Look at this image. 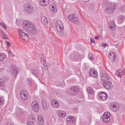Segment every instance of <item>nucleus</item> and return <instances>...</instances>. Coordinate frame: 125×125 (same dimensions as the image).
Instances as JSON below:
<instances>
[{
	"label": "nucleus",
	"mask_w": 125,
	"mask_h": 125,
	"mask_svg": "<svg viewBox=\"0 0 125 125\" xmlns=\"http://www.w3.org/2000/svg\"><path fill=\"white\" fill-rule=\"evenodd\" d=\"M23 27L24 29L29 34H36L37 30L32 23L27 20L24 21L23 22Z\"/></svg>",
	"instance_id": "1"
},
{
	"label": "nucleus",
	"mask_w": 125,
	"mask_h": 125,
	"mask_svg": "<svg viewBox=\"0 0 125 125\" xmlns=\"http://www.w3.org/2000/svg\"><path fill=\"white\" fill-rule=\"evenodd\" d=\"M116 5L115 2H110L109 3L105 9V12L107 13H111L115 10Z\"/></svg>",
	"instance_id": "2"
},
{
	"label": "nucleus",
	"mask_w": 125,
	"mask_h": 125,
	"mask_svg": "<svg viewBox=\"0 0 125 125\" xmlns=\"http://www.w3.org/2000/svg\"><path fill=\"white\" fill-rule=\"evenodd\" d=\"M55 26L56 29L60 34H62L63 32V24L60 20L56 21L55 23Z\"/></svg>",
	"instance_id": "3"
},
{
	"label": "nucleus",
	"mask_w": 125,
	"mask_h": 125,
	"mask_svg": "<svg viewBox=\"0 0 125 125\" xmlns=\"http://www.w3.org/2000/svg\"><path fill=\"white\" fill-rule=\"evenodd\" d=\"M68 17L69 20L72 22L77 24H79V20L75 14L69 15Z\"/></svg>",
	"instance_id": "4"
},
{
	"label": "nucleus",
	"mask_w": 125,
	"mask_h": 125,
	"mask_svg": "<svg viewBox=\"0 0 125 125\" xmlns=\"http://www.w3.org/2000/svg\"><path fill=\"white\" fill-rule=\"evenodd\" d=\"M119 105L117 103L112 102L110 103L109 107L110 109L114 112H116L118 111L119 108Z\"/></svg>",
	"instance_id": "5"
},
{
	"label": "nucleus",
	"mask_w": 125,
	"mask_h": 125,
	"mask_svg": "<svg viewBox=\"0 0 125 125\" xmlns=\"http://www.w3.org/2000/svg\"><path fill=\"white\" fill-rule=\"evenodd\" d=\"M23 7L24 10L26 11L28 14L31 13L33 10V7L31 5L25 4L23 5Z\"/></svg>",
	"instance_id": "6"
},
{
	"label": "nucleus",
	"mask_w": 125,
	"mask_h": 125,
	"mask_svg": "<svg viewBox=\"0 0 125 125\" xmlns=\"http://www.w3.org/2000/svg\"><path fill=\"white\" fill-rule=\"evenodd\" d=\"M78 91V88L76 86L72 87L68 91L69 94L74 95L77 93Z\"/></svg>",
	"instance_id": "7"
},
{
	"label": "nucleus",
	"mask_w": 125,
	"mask_h": 125,
	"mask_svg": "<svg viewBox=\"0 0 125 125\" xmlns=\"http://www.w3.org/2000/svg\"><path fill=\"white\" fill-rule=\"evenodd\" d=\"M18 32L20 38L22 40L24 41H27L29 40L27 34L22 32L20 30H19Z\"/></svg>",
	"instance_id": "8"
},
{
	"label": "nucleus",
	"mask_w": 125,
	"mask_h": 125,
	"mask_svg": "<svg viewBox=\"0 0 125 125\" xmlns=\"http://www.w3.org/2000/svg\"><path fill=\"white\" fill-rule=\"evenodd\" d=\"M110 116V114L108 112L104 113L102 116L103 121L104 122H107L110 120L109 117Z\"/></svg>",
	"instance_id": "9"
},
{
	"label": "nucleus",
	"mask_w": 125,
	"mask_h": 125,
	"mask_svg": "<svg viewBox=\"0 0 125 125\" xmlns=\"http://www.w3.org/2000/svg\"><path fill=\"white\" fill-rule=\"evenodd\" d=\"M103 85L105 88L108 89H111L113 87L111 83L109 81H106L104 82Z\"/></svg>",
	"instance_id": "10"
},
{
	"label": "nucleus",
	"mask_w": 125,
	"mask_h": 125,
	"mask_svg": "<svg viewBox=\"0 0 125 125\" xmlns=\"http://www.w3.org/2000/svg\"><path fill=\"white\" fill-rule=\"evenodd\" d=\"M20 96L23 100H25L27 99L28 97L27 93L26 91L24 90H22L20 93Z\"/></svg>",
	"instance_id": "11"
},
{
	"label": "nucleus",
	"mask_w": 125,
	"mask_h": 125,
	"mask_svg": "<svg viewBox=\"0 0 125 125\" xmlns=\"http://www.w3.org/2000/svg\"><path fill=\"white\" fill-rule=\"evenodd\" d=\"M100 77L102 78V80L103 81L105 80H108L109 76L104 71H101L100 73Z\"/></svg>",
	"instance_id": "12"
},
{
	"label": "nucleus",
	"mask_w": 125,
	"mask_h": 125,
	"mask_svg": "<svg viewBox=\"0 0 125 125\" xmlns=\"http://www.w3.org/2000/svg\"><path fill=\"white\" fill-rule=\"evenodd\" d=\"M57 116L59 118H61L64 117L66 115L65 112L62 110H59L56 111Z\"/></svg>",
	"instance_id": "13"
},
{
	"label": "nucleus",
	"mask_w": 125,
	"mask_h": 125,
	"mask_svg": "<svg viewBox=\"0 0 125 125\" xmlns=\"http://www.w3.org/2000/svg\"><path fill=\"white\" fill-rule=\"evenodd\" d=\"M89 75L91 76L94 78H96L98 76L97 71L94 69H91L89 70Z\"/></svg>",
	"instance_id": "14"
},
{
	"label": "nucleus",
	"mask_w": 125,
	"mask_h": 125,
	"mask_svg": "<svg viewBox=\"0 0 125 125\" xmlns=\"http://www.w3.org/2000/svg\"><path fill=\"white\" fill-rule=\"evenodd\" d=\"M52 106L55 108H58L60 105L58 101L55 99L52 100L51 102Z\"/></svg>",
	"instance_id": "15"
},
{
	"label": "nucleus",
	"mask_w": 125,
	"mask_h": 125,
	"mask_svg": "<svg viewBox=\"0 0 125 125\" xmlns=\"http://www.w3.org/2000/svg\"><path fill=\"white\" fill-rule=\"evenodd\" d=\"M100 98L102 100H104L106 99L108 97L107 94L104 92H101L99 94Z\"/></svg>",
	"instance_id": "16"
},
{
	"label": "nucleus",
	"mask_w": 125,
	"mask_h": 125,
	"mask_svg": "<svg viewBox=\"0 0 125 125\" xmlns=\"http://www.w3.org/2000/svg\"><path fill=\"white\" fill-rule=\"evenodd\" d=\"M31 73L37 78L40 75L39 71L37 69H31Z\"/></svg>",
	"instance_id": "17"
},
{
	"label": "nucleus",
	"mask_w": 125,
	"mask_h": 125,
	"mask_svg": "<svg viewBox=\"0 0 125 125\" xmlns=\"http://www.w3.org/2000/svg\"><path fill=\"white\" fill-rule=\"evenodd\" d=\"M37 121L38 124L40 125L43 124L44 122L43 117L42 115H39L37 117Z\"/></svg>",
	"instance_id": "18"
},
{
	"label": "nucleus",
	"mask_w": 125,
	"mask_h": 125,
	"mask_svg": "<svg viewBox=\"0 0 125 125\" xmlns=\"http://www.w3.org/2000/svg\"><path fill=\"white\" fill-rule=\"evenodd\" d=\"M66 120L68 123L70 124H73L74 122V117L71 115L67 116Z\"/></svg>",
	"instance_id": "19"
},
{
	"label": "nucleus",
	"mask_w": 125,
	"mask_h": 125,
	"mask_svg": "<svg viewBox=\"0 0 125 125\" xmlns=\"http://www.w3.org/2000/svg\"><path fill=\"white\" fill-rule=\"evenodd\" d=\"M39 2L41 5L45 6L48 4L49 1V0H40Z\"/></svg>",
	"instance_id": "20"
},
{
	"label": "nucleus",
	"mask_w": 125,
	"mask_h": 125,
	"mask_svg": "<svg viewBox=\"0 0 125 125\" xmlns=\"http://www.w3.org/2000/svg\"><path fill=\"white\" fill-rule=\"evenodd\" d=\"M31 117H32L31 119L32 121L28 122L27 123V125H34V122L36 121V119L33 115H31Z\"/></svg>",
	"instance_id": "21"
},
{
	"label": "nucleus",
	"mask_w": 125,
	"mask_h": 125,
	"mask_svg": "<svg viewBox=\"0 0 125 125\" xmlns=\"http://www.w3.org/2000/svg\"><path fill=\"white\" fill-rule=\"evenodd\" d=\"M108 56L109 58L111 60L114 61L115 58V55L113 52H111L109 53Z\"/></svg>",
	"instance_id": "22"
},
{
	"label": "nucleus",
	"mask_w": 125,
	"mask_h": 125,
	"mask_svg": "<svg viewBox=\"0 0 125 125\" xmlns=\"http://www.w3.org/2000/svg\"><path fill=\"white\" fill-rule=\"evenodd\" d=\"M41 21L42 24L46 25L47 24L48 21L45 16H43L41 18Z\"/></svg>",
	"instance_id": "23"
},
{
	"label": "nucleus",
	"mask_w": 125,
	"mask_h": 125,
	"mask_svg": "<svg viewBox=\"0 0 125 125\" xmlns=\"http://www.w3.org/2000/svg\"><path fill=\"white\" fill-rule=\"evenodd\" d=\"M42 104L43 109L45 111H46L48 106L47 105L45 101L43 100L42 101Z\"/></svg>",
	"instance_id": "24"
},
{
	"label": "nucleus",
	"mask_w": 125,
	"mask_h": 125,
	"mask_svg": "<svg viewBox=\"0 0 125 125\" xmlns=\"http://www.w3.org/2000/svg\"><path fill=\"white\" fill-rule=\"evenodd\" d=\"M88 93V94L90 95H92L93 93V89L91 87H88L87 90Z\"/></svg>",
	"instance_id": "25"
},
{
	"label": "nucleus",
	"mask_w": 125,
	"mask_h": 125,
	"mask_svg": "<svg viewBox=\"0 0 125 125\" xmlns=\"http://www.w3.org/2000/svg\"><path fill=\"white\" fill-rule=\"evenodd\" d=\"M125 16L124 15H121L120 16L118 19V21L119 23H122L124 21Z\"/></svg>",
	"instance_id": "26"
},
{
	"label": "nucleus",
	"mask_w": 125,
	"mask_h": 125,
	"mask_svg": "<svg viewBox=\"0 0 125 125\" xmlns=\"http://www.w3.org/2000/svg\"><path fill=\"white\" fill-rule=\"evenodd\" d=\"M6 55L4 53H0V62H2L6 58Z\"/></svg>",
	"instance_id": "27"
},
{
	"label": "nucleus",
	"mask_w": 125,
	"mask_h": 125,
	"mask_svg": "<svg viewBox=\"0 0 125 125\" xmlns=\"http://www.w3.org/2000/svg\"><path fill=\"white\" fill-rule=\"evenodd\" d=\"M14 69V71L13 73L15 74V76H16L18 73V72H19V68L16 67H15L13 68Z\"/></svg>",
	"instance_id": "28"
},
{
	"label": "nucleus",
	"mask_w": 125,
	"mask_h": 125,
	"mask_svg": "<svg viewBox=\"0 0 125 125\" xmlns=\"http://www.w3.org/2000/svg\"><path fill=\"white\" fill-rule=\"evenodd\" d=\"M33 110L35 112H37L38 110L39 109V105L38 104H37L34 107L32 108Z\"/></svg>",
	"instance_id": "29"
},
{
	"label": "nucleus",
	"mask_w": 125,
	"mask_h": 125,
	"mask_svg": "<svg viewBox=\"0 0 125 125\" xmlns=\"http://www.w3.org/2000/svg\"><path fill=\"white\" fill-rule=\"evenodd\" d=\"M31 105H32V108L33 107H35V106H36L37 104H38L37 103V102L36 101H34L32 102V103H31Z\"/></svg>",
	"instance_id": "30"
},
{
	"label": "nucleus",
	"mask_w": 125,
	"mask_h": 125,
	"mask_svg": "<svg viewBox=\"0 0 125 125\" xmlns=\"http://www.w3.org/2000/svg\"><path fill=\"white\" fill-rule=\"evenodd\" d=\"M110 28L111 30L113 31L114 30L115 28V24H110Z\"/></svg>",
	"instance_id": "31"
},
{
	"label": "nucleus",
	"mask_w": 125,
	"mask_h": 125,
	"mask_svg": "<svg viewBox=\"0 0 125 125\" xmlns=\"http://www.w3.org/2000/svg\"><path fill=\"white\" fill-rule=\"evenodd\" d=\"M79 53H77L74 55L73 59L74 60H75L77 58L79 57Z\"/></svg>",
	"instance_id": "32"
},
{
	"label": "nucleus",
	"mask_w": 125,
	"mask_h": 125,
	"mask_svg": "<svg viewBox=\"0 0 125 125\" xmlns=\"http://www.w3.org/2000/svg\"><path fill=\"white\" fill-rule=\"evenodd\" d=\"M4 84V83L3 80L0 78V86H3Z\"/></svg>",
	"instance_id": "33"
},
{
	"label": "nucleus",
	"mask_w": 125,
	"mask_h": 125,
	"mask_svg": "<svg viewBox=\"0 0 125 125\" xmlns=\"http://www.w3.org/2000/svg\"><path fill=\"white\" fill-rule=\"evenodd\" d=\"M1 35L4 38V39H7V36L6 35V34H5V33L3 32L2 31H1Z\"/></svg>",
	"instance_id": "34"
},
{
	"label": "nucleus",
	"mask_w": 125,
	"mask_h": 125,
	"mask_svg": "<svg viewBox=\"0 0 125 125\" xmlns=\"http://www.w3.org/2000/svg\"><path fill=\"white\" fill-rule=\"evenodd\" d=\"M88 57L89 59L93 60L94 59V57L92 54L90 53L89 54L88 56Z\"/></svg>",
	"instance_id": "35"
},
{
	"label": "nucleus",
	"mask_w": 125,
	"mask_h": 125,
	"mask_svg": "<svg viewBox=\"0 0 125 125\" xmlns=\"http://www.w3.org/2000/svg\"><path fill=\"white\" fill-rule=\"evenodd\" d=\"M4 103V100L3 98H0V104H2Z\"/></svg>",
	"instance_id": "36"
},
{
	"label": "nucleus",
	"mask_w": 125,
	"mask_h": 125,
	"mask_svg": "<svg viewBox=\"0 0 125 125\" xmlns=\"http://www.w3.org/2000/svg\"><path fill=\"white\" fill-rule=\"evenodd\" d=\"M0 25L2 26L4 28V29H7L6 27L5 26V25L4 24V23L3 22H0Z\"/></svg>",
	"instance_id": "37"
},
{
	"label": "nucleus",
	"mask_w": 125,
	"mask_h": 125,
	"mask_svg": "<svg viewBox=\"0 0 125 125\" xmlns=\"http://www.w3.org/2000/svg\"><path fill=\"white\" fill-rule=\"evenodd\" d=\"M55 84L57 86H59L61 85V83L58 81H56L55 82Z\"/></svg>",
	"instance_id": "38"
},
{
	"label": "nucleus",
	"mask_w": 125,
	"mask_h": 125,
	"mask_svg": "<svg viewBox=\"0 0 125 125\" xmlns=\"http://www.w3.org/2000/svg\"><path fill=\"white\" fill-rule=\"evenodd\" d=\"M91 43H95V42L94 41V39L93 38H90V41Z\"/></svg>",
	"instance_id": "39"
},
{
	"label": "nucleus",
	"mask_w": 125,
	"mask_h": 125,
	"mask_svg": "<svg viewBox=\"0 0 125 125\" xmlns=\"http://www.w3.org/2000/svg\"><path fill=\"white\" fill-rule=\"evenodd\" d=\"M27 83H29V86H31L32 85V83L31 81H30L29 79L27 80Z\"/></svg>",
	"instance_id": "40"
},
{
	"label": "nucleus",
	"mask_w": 125,
	"mask_h": 125,
	"mask_svg": "<svg viewBox=\"0 0 125 125\" xmlns=\"http://www.w3.org/2000/svg\"><path fill=\"white\" fill-rule=\"evenodd\" d=\"M117 72L118 73L117 76L119 77H120L121 76V73L120 72H119V71L118 70L117 71Z\"/></svg>",
	"instance_id": "41"
},
{
	"label": "nucleus",
	"mask_w": 125,
	"mask_h": 125,
	"mask_svg": "<svg viewBox=\"0 0 125 125\" xmlns=\"http://www.w3.org/2000/svg\"><path fill=\"white\" fill-rule=\"evenodd\" d=\"M6 125H14L11 122H9L7 123L6 124Z\"/></svg>",
	"instance_id": "42"
},
{
	"label": "nucleus",
	"mask_w": 125,
	"mask_h": 125,
	"mask_svg": "<svg viewBox=\"0 0 125 125\" xmlns=\"http://www.w3.org/2000/svg\"><path fill=\"white\" fill-rule=\"evenodd\" d=\"M109 24L110 25V24H115L114 22H113L112 21H110Z\"/></svg>",
	"instance_id": "43"
},
{
	"label": "nucleus",
	"mask_w": 125,
	"mask_h": 125,
	"mask_svg": "<svg viewBox=\"0 0 125 125\" xmlns=\"http://www.w3.org/2000/svg\"><path fill=\"white\" fill-rule=\"evenodd\" d=\"M6 42L7 43V46L8 47H9L10 45V43L9 42H8L6 41Z\"/></svg>",
	"instance_id": "44"
},
{
	"label": "nucleus",
	"mask_w": 125,
	"mask_h": 125,
	"mask_svg": "<svg viewBox=\"0 0 125 125\" xmlns=\"http://www.w3.org/2000/svg\"><path fill=\"white\" fill-rule=\"evenodd\" d=\"M108 45L107 44H106V43H104L103 44V46H104V47H106V46Z\"/></svg>",
	"instance_id": "45"
},
{
	"label": "nucleus",
	"mask_w": 125,
	"mask_h": 125,
	"mask_svg": "<svg viewBox=\"0 0 125 125\" xmlns=\"http://www.w3.org/2000/svg\"><path fill=\"white\" fill-rule=\"evenodd\" d=\"M7 52L9 54H10L11 53V51L10 50L8 51Z\"/></svg>",
	"instance_id": "46"
},
{
	"label": "nucleus",
	"mask_w": 125,
	"mask_h": 125,
	"mask_svg": "<svg viewBox=\"0 0 125 125\" xmlns=\"http://www.w3.org/2000/svg\"><path fill=\"white\" fill-rule=\"evenodd\" d=\"M98 39V37L97 36H96L95 37V39L96 40Z\"/></svg>",
	"instance_id": "47"
},
{
	"label": "nucleus",
	"mask_w": 125,
	"mask_h": 125,
	"mask_svg": "<svg viewBox=\"0 0 125 125\" xmlns=\"http://www.w3.org/2000/svg\"><path fill=\"white\" fill-rule=\"evenodd\" d=\"M89 0H83V1L84 2H86L89 1Z\"/></svg>",
	"instance_id": "48"
},
{
	"label": "nucleus",
	"mask_w": 125,
	"mask_h": 125,
	"mask_svg": "<svg viewBox=\"0 0 125 125\" xmlns=\"http://www.w3.org/2000/svg\"><path fill=\"white\" fill-rule=\"evenodd\" d=\"M52 9H53L52 10H54L53 9H54V7L53 6H52Z\"/></svg>",
	"instance_id": "49"
},
{
	"label": "nucleus",
	"mask_w": 125,
	"mask_h": 125,
	"mask_svg": "<svg viewBox=\"0 0 125 125\" xmlns=\"http://www.w3.org/2000/svg\"><path fill=\"white\" fill-rule=\"evenodd\" d=\"M79 70V68H78L77 69V71Z\"/></svg>",
	"instance_id": "50"
},
{
	"label": "nucleus",
	"mask_w": 125,
	"mask_h": 125,
	"mask_svg": "<svg viewBox=\"0 0 125 125\" xmlns=\"http://www.w3.org/2000/svg\"><path fill=\"white\" fill-rule=\"evenodd\" d=\"M71 58V59H73L72 58Z\"/></svg>",
	"instance_id": "51"
}]
</instances>
